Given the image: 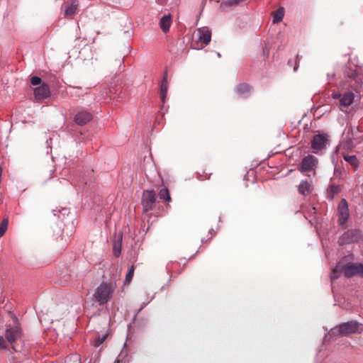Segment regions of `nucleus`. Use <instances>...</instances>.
<instances>
[{
	"label": "nucleus",
	"instance_id": "20",
	"mask_svg": "<svg viewBox=\"0 0 363 363\" xmlns=\"http://www.w3.org/2000/svg\"><path fill=\"white\" fill-rule=\"evenodd\" d=\"M251 90L250 86L247 84H240L236 88V91L240 96H245Z\"/></svg>",
	"mask_w": 363,
	"mask_h": 363
},
{
	"label": "nucleus",
	"instance_id": "14",
	"mask_svg": "<svg viewBox=\"0 0 363 363\" xmlns=\"http://www.w3.org/2000/svg\"><path fill=\"white\" fill-rule=\"evenodd\" d=\"M199 41L203 43L205 45H207L211 40V32L208 28H201L198 30Z\"/></svg>",
	"mask_w": 363,
	"mask_h": 363
},
{
	"label": "nucleus",
	"instance_id": "6",
	"mask_svg": "<svg viewBox=\"0 0 363 363\" xmlns=\"http://www.w3.org/2000/svg\"><path fill=\"white\" fill-rule=\"evenodd\" d=\"M361 131L358 128H350L348 130L345 138L347 147L352 148L361 142L362 136L359 135Z\"/></svg>",
	"mask_w": 363,
	"mask_h": 363
},
{
	"label": "nucleus",
	"instance_id": "31",
	"mask_svg": "<svg viewBox=\"0 0 363 363\" xmlns=\"http://www.w3.org/2000/svg\"><path fill=\"white\" fill-rule=\"evenodd\" d=\"M333 98L334 99L341 98L340 97V94H333Z\"/></svg>",
	"mask_w": 363,
	"mask_h": 363
},
{
	"label": "nucleus",
	"instance_id": "30",
	"mask_svg": "<svg viewBox=\"0 0 363 363\" xmlns=\"http://www.w3.org/2000/svg\"><path fill=\"white\" fill-rule=\"evenodd\" d=\"M329 191H330V194L331 193V194H334L337 192L338 188H337V186H331L330 187Z\"/></svg>",
	"mask_w": 363,
	"mask_h": 363
},
{
	"label": "nucleus",
	"instance_id": "28",
	"mask_svg": "<svg viewBox=\"0 0 363 363\" xmlns=\"http://www.w3.org/2000/svg\"><path fill=\"white\" fill-rule=\"evenodd\" d=\"M30 82L33 85H38L41 83V79L38 77H33L30 79Z\"/></svg>",
	"mask_w": 363,
	"mask_h": 363
},
{
	"label": "nucleus",
	"instance_id": "1",
	"mask_svg": "<svg viewBox=\"0 0 363 363\" xmlns=\"http://www.w3.org/2000/svg\"><path fill=\"white\" fill-rule=\"evenodd\" d=\"M341 273H343L347 278L354 275H360L363 277V264L350 263L343 264L342 262H339L332 272L331 279H337Z\"/></svg>",
	"mask_w": 363,
	"mask_h": 363
},
{
	"label": "nucleus",
	"instance_id": "34",
	"mask_svg": "<svg viewBox=\"0 0 363 363\" xmlns=\"http://www.w3.org/2000/svg\"><path fill=\"white\" fill-rule=\"evenodd\" d=\"M289 64L292 65V62H291V60L288 62Z\"/></svg>",
	"mask_w": 363,
	"mask_h": 363
},
{
	"label": "nucleus",
	"instance_id": "12",
	"mask_svg": "<svg viewBox=\"0 0 363 363\" xmlns=\"http://www.w3.org/2000/svg\"><path fill=\"white\" fill-rule=\"evenodd\" d=\"M92 119V115L88 111H82L78 112L75 117L74 121L79 125H83L89 122Z\"/></svg>",
	"mask_w": 363,
	"mask_h": 363
},
{
	"label": "nucleus",
	"instance_id": "22",
	"mask_svg": "<svg viewBox=\"0 0 363 363\" xmlns=\"http://www.w3.org/2000/svg\"><path fill=\"white\" fill-rule=\"evenodd\" d=\"M345 160L348 162L351 165L356 167L358 165L357 159L354 155H345Z\"/></svg>",
	"mask_w": 363,
	"mask_h": 363
},
{
	"label": "nucleus",
	"instance_id": "19",
	"mask_svg": "<svg viewBox=\"0 0 363 363\" xmlns=\"http://www.w3.org/2000/svg\"><path fill=\"white\" fill-rule=\"evenodd\" d=\"M273 20L272 23L274 24L278 23L282 21L284 16V9L283 7H279L277 11L272 13Z\"/></svg>",
	"mask_w": 363,
	"mask_h": 363
},
{
	"label": "nucleus",
	"instance_id": "7",
	"mask_svg": "<svg viewBox=\"0 0 363 363\" xmlns=\"http://www.w3.org/2000/svg\"><path fill=\"white\" fill-rule=\"evenodd\" d=\"M156 201V194L153 190L144 191L143 194L142 204L145 211L153 208Z\"/></svg>",
	"mask_w": 363,
	"mask_h": 363
},
{
	"label": "nucleus",
	"instance_id": "15",
	"mask_svg": "<svg viewBox=\"0 0 363 363\" xmlns=\"http://www.w3.org/2000/svg\"><path fill=\"white\" fill-rule=\"evenodd\" d=\"M78 6H79L78 1L76 0H72L70 2H68L65 5V16L66 17L73 16L77 12Z\"/></svg>",
	"mask_w": 363,
	"mask_h": 363
},
{
	"label": "nucleus",
	"instance_id": "32",
	"mask_svg": "<svg viewBox=\"0 0 363 363\" xmlns=\"http://www.w3.org/2000/svg\"><path fill=\"white\" fill-rule=\"evenodd\" d=\"M297 69V65L294 67V70L296 71Z\"/></svg>",
	"mask_w": 363,
	"mask_h": 363
},
{
	"label": "nucleus",
	"instance_id": "13",
	"mask_svg": "<svg viewBox=\"0 0 363 363\" xmlns=\"http://www.w3.org/2000/svg\"><path fill=\"white\" fill-rule=\"evenodd\" d=\"M313 190V186L311 181L303 180L298 186V193L301 195L306 196L310 194Z\"/></svg>",
	"mask_w": 363,
	"mask_h": 363
},
{
	"label": "nucleus",
	"instance_id": "23",
	"mask_svg": "<svg viewBox=\"0 0 363 363\" xmlns=\"http://www.w3.org/2000/svg\"><path fill=\"white\" fill-rule=\"evenodd\" d=\"M9 220L4 218L0 225V238L6 233L8 228Z\"/></svg>",
	"mask_w": 363,
	"mask_h": 363
},
{
	"label": "nucleus",
	"instance_id": "18",
	"mask_svg": "<svg viewBox=\"0 0 363 363\" xmlns=\"http://www.w3.org/2000/svg\"><path fill=\"white\" fill-rule=\"evenodd\" d=\"M172 16L170 14L164 16L161 19L160 22V26L161 29L164 32L167 33L169 31V28L172 25Z\"/></svg>",
	"mask_w": 363,
	"mask_h": 363
},
{
	"label": "nucleus",
	"instance_id": "26",
	"mask_svg": "<svg viewBox=\"0 0 363 363\" xmlns=\"http://www.w3.org/2000/svg\"><path fill=\"white\" fill-rule=\"evenodd\" d=\"M106 337H107V335H104L101 337H97L94 342V347H97L100 345H101L104 342V341L105 340V339L106 338Z\"/></svg>",
	"mask_w": 363,
	"mask_h": 363
},
{
	"label": "nucleus",
	"instance_id": "4",
	"mask_svg": "<svg viewBox=\"0 0 363 363\" xmlns=\"http://www.w3.org/2000/svg\"><path fill=\"white\" fill-rule=\"evenodd\" d=\"M22 331L18 325L8 327L5 332L6 341L11 345V348L16 351H20L18 342L21 341Z\"/></svg>",
	"mask_w": 363,
	"mask_h": 363
},
{
	"label": "nucleus",
	"instance_id": "16",
	"mask_svg": "<svg viewBox=\"0 0 363 363\" xmlns=\"http://www.w3.org/2000/svg\"><path fill=\"white\" fill-rule=\"evenodd\" d=\"M167 89H168L167 74V72H165L163 79L160 84V99L163 104L165 102V99L167 97Z\"/></svg>",
	"mask_w": 363,
	"mask_h": 363
},
{
	"label": "nucleus",
	"instance_id": "10",
	"mask_svg": "<svg viewBox=\"0 0 363 363\" xmlns=\"http://www.w3.org/2000/svg\"><path fill=\"white\" fill-rule=\"evenodd\" d=\"M338 212L340 214V224H344L349 217L348 206L347 201L345 199H342L340 201L338 206Z\"/></svg>",
	"mask_w": 363,
	"mask_h": 363
},
{
	"label": "nucleus",
	"instance_id": "5",
	"mask_svg": "<svg viewBox=\"0 0 363 363\" xmlns=\"http://www.w3.org/2000/svg\"><path fill=\"white\" fill-rule=\"evenodd\" d=\"M318 164V159L315 156L309 155L303 158L298 169L301 172H313V174H315Z\"/></svg>",
	"mask_w": 363,
	"mask_h": 363
},
{
	"label": "nucleus",
	"instance_id": "33",
	"mask_svg": "<svg viewBox=\"0 0 363 363\" xmlns=\"http://www.w3.org/2000/svg\"><path fill=\"white\" fill-rule=\"evenodd\" d=\"M356 75V73L352 74V77H354Z\"/></svg>",
	"mask_w": 363,
	"mask_h": 363
},
{
	"label": "nucleus",
	"instance_id": "21",
	"mask_svg": "<svg viewBox=\"0 0 363 363\" xmlns=\"http://www.w3.org/2000/svg\"><path fill=\"white\" fill-rule=\"evenodd\" d=\"M159 196L161 199H164L167 202L171 201L169 191L167 188H163L160 189L159 192Z\"/></svg>",
	"mask_w": 363,
	"mask_h": 363
},
{
	"label": "nucleus",
	"instance_id": "17",
	"mask_svg": "<svg viewBox=\"0 0 363 363\" xmlns=\"http://www.w3.org/2000/svg\"><path fill=\"white\" fill-rule=\"evenodd\" d=\"M354 94L351 91L345 92L340 99L341 106L347 107L351 105L354 101Z\"/></svg>",
	"mask_w": 363,
	"mask_h": 363
},
{
	"label": "nucleus",
	"instance_id": "11",
	"mask_svg": "<svg viewBox=\"0 0 363 363\" xmlns=\"http://www.w3.org/2000/svg\"><path fill=\"white\" fill-rule=\"evenodd\" d=\"M35 97L37 100H42L50 96V91L49 86L46 84H43L34 90Z\"/></svg>",
	"mask_w": 363,
	"mask_h": 363
},
{
	"label": "nucleus",
	"instance_id": "24",
	"mask_svg": "<svg viewBox=\"0 0 363 363\" xmlns=\"http://www.w3.org/2000/svg\"><path fill=\"white\" fill-rule=\"evenodd\" d=\"M113 252L115 257H118L121 252V242H115L113 247Z\"/></svg>",
	"mask_w": 363,
	"mask_h": 363
},
{
	"label": "nucleus",
	"instance_id": "9",
	"mask_svg": "<svg viewBox=\"0 0 363 363\" xmlns=\"http://www.w3.org/2000/svg\"><path fill=\"white\" fill-rule=\"evenodd\" d=\"M357 232L354 230H350L344 233L339 238L338 243L340 245H344L353 242L357 239Z\"/></svg>",
	"mask_w": 363,
	"mask_h": 363
},
{
	"label": "nucleus",
	"instance_id": "35",
	"mask_svg": "<svg viewBox=\"0 0 363 363\" xmlns=\"http://www.w3.org/2000/svg\"><path fill=\"white\" fill-rule=\"evenodd\" d=\"M289 64L292 65V62H291V60L288 62Z\"/></svg>",
	"mask_w": 363,
	"mask_h": 363
},
{
	"label": "nucleus",
	"instance_id": "3",
	"mask_svg": "<svg viewBox=\"0 0 363 363\" xmlns=\"http://www.w3.org/2000/svg\"><path fill=\"white\" fill-rule=\"evenodd\" d=\"M362 331L363 325L354 320L342 323L332 330L333 334L338 335H347L357 333H360Z\"/></svg>",
	"mask_w": 363,
	"mask_h": 363
},
{
	"label": "nucleus",
	"instance_id": "27",
	"mask_svg": "<svg viewBox=\"0 0 363 363\" xmlns=\"http://www.w3.org/2000/svg\"><path fill=\"white\" fill-rule=\"evenodd\" d=\"M245 0H228L225 2V4L228 6H237Z\"/></svg>",
	"mask_w": 363,
	"mask_h": 363
},
{
	"label": "nucleus",
	"instance_id": "29",
	"mask_svg": "<svg viewBox=\"0 0 363 363\" xmlns=\"http://www.w3.org/2000/svg\"><path fill=\"white\" fill-rule=\"evenodd\" d=\"M7 348V346H6V340L5 339L0 336V349H6Z\"/></svg>",
	"mask_w": 363,
	"mask_h": 363
},
{
	"label": "nucleus",
	"instance_id": "36",
	"mask_svg": "<svg viewBox=\"0 0 363 363\" xmlns=\"http://www.w3.org/2000/svg\"><path fill=\"white\" fill-rule=\"evenodd\" d=\"M114 363H119V361H118V360H117V361H116Z\"/></svg>",
	"mask_w": 363,
	"mask_h": 363
},
{
	"label": "nucleus",
	"instance_id": "2",
	"mask_svg": "<svg viewBox=\"0 0 363 363\" xmlns=\"http://www.w3.org/2000/svg\"><path fill=\"white\" fill-rule=\"evenodd\" d=\"M116 284L102 282L95 290L94 298L99 305L106 303L112 297L116 289Z\"/></svg>",
	"mask_w": 363,
	"mask_h": 363
},
{
	"label": "nucleus",
	"instance_id": "8",
	"mask_svg": "<svg viewBox=\"0 0 363 363\" xmlns=\"http://www.w3.org/2000/svg\"><path fill=\"white\" fill-rule=\"evenodd\" d=\"M328 141V135L325 134L315 135L311 141V147L313 152L317 153L318 151L324 149Z\"/></svg>",
	"mask_w": 363,
	"mask_h": 363
},
{
	"label": "nucleus",
	"instance_id": "25",
	"mask_svg": "<svg viewBox=\"0 0 363 363\" xmlns=\"http://www.w3.org/2000/svg\"><path fill=\"white\" fill-rule=\"evenodd\" d=\"M133 274H134V266L132 265L126 274L125 280V283L130 282V281L133 279Z\"/></svg>",
	"mask_w": 363,
	"mask_h": 363
}]
</instances>
